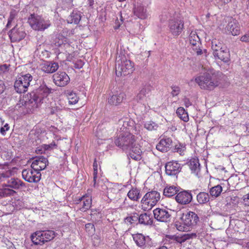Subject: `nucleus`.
<instances>
[{"label": "nucleus", "instance_id": "nucleus-55", "mask_svg": "<svg viewBox=\"0 0 249 249\" xmlns=\"http://www.w3.org/2000/svg\"><path fill=\"white\" fill-rule=\"evenodd\" d=\"M240 40L244 42H249V31L241 37Z\"/></svg>", "mask_w": 249, "mask_h": 249}, {"label": "nucleus", "instance_id": "nucleus-22", "mask_svg": "<svg viewBox=\"0 0 249 249\" xmlns=\"http://www.w3.org/2000/svg\"><path fill=\"white\" fill-rule=\"evenodd\" d=\"M3 187H7L12 189L18 190L21 187H25V184L18 178H11L4 184Z\"/></svg>", "mask_w": 249, "mask_h": 249}, {"label": "nucleus", "instance_id": "nucleus-6", "mask_svg": "<svg viewBox=\"0 0 249 249\" xmlns=\"http://www.w3.org/2000/svg\"><path fill=\"white\" fill-rule=\"evenodd\" d=\"M54 237L55 233L53 231H41L33 233L31 239L34 244L41 246L53 240Z\"/></svg>", "mask_w": 249, "mask_h": 249}, {"label": "nucleus", "instance_id": "nucleus-49", "mask_svg": "<svg viewBox=\"0 0 249 249\" xmlns=\"http://www.w3.org/2000/svg\"><path fill=\"white\" fill-rule=\"evenodd\" d=\"M231 0H214V4L218 7L219 8H221L224 5L228 3Z\"/></svg>", "mask_w": 249, "mask_h": 249}, {"label": "nucleus", "instance_id": "nucleus-40", "mask_svg": "<svg viewBox=\"0 0 249 249\" xmlns=\"http://www.w3.org/2000/svg\"><path fill=\"white\" fill-rule=\"evenodd\" d=\"M144 127L149 131L157 130L159 125L156 123L149 121L144 122Z\"/></svg>", "mask_w": 249, "mask_h": 249}, {"label": "nucleus", "instance_id": "nucleus-59", "mask_svg": "<svg viewBox=\"0 0 249 249\" xmlns=\"http://www.w3.org/2000/svg\"><path fill=\"white\" fill-rule=\"evenodd\" d=\"M184 104L186 107H188L192 105V103L190 100L187 98H185L183 99Z\"/></svg>", "mask_w": 249, "mask_h": 249}, {"label": "nucleus", "instance_id": "nucleus-42", "mask_svg": "<svg viewBox=\"0 0 249 249\" xmlns=\"http://www.w3.org/2000/svg\"><path fill=\"white\" fill-rule=\"evenodd\" d=\"M12 174L13 171L10 169L6 170L5 172H0V182L3 181L5 180L6 179L11 177L12 175Z\"/></svg>", "mask_w": 249, "mask_h": 249}, {"label": "nucleus", "instance_id": "nucleus-53", "mask_svg": "<svg viewBox=\"0 0 249 249\" xmlns=\"http://www.w3.org/2000/svg\"><path fill=\"white\" fill-rule=\"evenodd\" d=\"M74 67L75 69H80L84 65V62L81 59L77 60L74 64Z\"/></svg>", "mask_w": 249, "mask_h": 249}, {"label": "nucleus", "instance_id": "nucleus-20", "mask_svg": "<svg viewBox=\"0 0 249 249\" xmlns=\"http://www.w3.org/2000/svg\"><path fill=\"white\" fill-rule=\"evenodd\" d=\"M190 44L194 47L193 50H196L197 55L202 53V51L199 49L200 39L196 32H192L189 36Z\"/></svg>", "mask_w": 249, "mask_h": 249}, {"label": "nucleus", "instance_id": "nucleus-24", "mask_svg": "<svg viewBox=\"0 0 249 249\" xmlns=\"http://www.w3.org/2000/svg\"><path fill=\"white\" fill-rule=\"evenodd\" d=\"M213 55L215 59H219L225 63L228 62L230 60V52L226 47L213 53Z\"/></svg>", "mask_w": 249, "mask_h": 249}, {"label": "nucleus", "instance_id": "nucleus-36", "mask_svg": "<svg viewBox=\"0 0 249 249\" xmlns=\"http://www.w3.org/2000/svg\"><path fill=\"white\" fill-rule=\"evenodd\" d=\"M176 113L178 116L184 122H187L189 121L188 113L183 107H178Z\"/></svg>", "mask_w": 249, "mask_h": 249}, {"label": "nucleus", "instance_id": "nucleus-31", "mask_svg": "<svg viewBox=\"0 0 249 249\" xmlns=\"http://www.w3.org/2000/svg\"><path fill=\"white\" fill-rule=\"evenodd\" d=\"M179 191V188L174 185L166 186L163 192V195L168 197H172L178 194Z\"/></svg>", "mask_w": 249, "mask_h": 249}, {"label": "nucleus", "instance_id": "nucleus-57", "mask_svg": "<svg viewBox=\"0 0 249 249\" xmlns=\"http://www.w3.org/2000/svg\"><path fill=\"white\" fill-rule=\"evenodd\" d=\"M70 81L69 76L66 73H63V86L64 85H67Z\"/></svg>", "mask_w": 249, "mask_h": 249}, {"label": "nucleus", "instance_id": "nucleus-51", "mask_svg": "<svg viewBox=\"0 0 249 249\" xmlns=\"http://www.w3.org/2000/svg\"><path fill=\"white\" fill-rule=\"evenodd\" d=\"M63 46L66 49L67 47L69 48V51L73 52L74 48L71 45V42L70 43L69 40L67 38L63 37Z\"/></svg>", "mask_w": 249, "mask_h": 249}, {"label": "nucleus", "instance_id": "nucleus-61", "mask_svg": "<svg viewBox=\"0 0 249 249\" xmlns=\"http://www.w3.org/2000/svg\"><path fill=\"white\" fill-rule=\"evenodd\" d=\"M74 55L72 53H69L68 56L67 57L66 60L71 61L72 60Z\"/></svg>", "mask_w": 249, "mask_h": 249}, {"label": "nucleus", "instance_id": "nucleus-27", "mask_svg": "<svg viewBox=\"0 0 249 249\" xmlns=\"http://www.w3.org/2000/svg\"><path fill=\"white\" fill-rule=\"evenodd\" d=\"M128 198L133 201H138L141 197V190L137 188H132L127 193Z\"/></svg>", "mask_w": 249, "mask_h": 249}, {"label": "nucleus", "instance_id": "nucleus-32", "mask_svg": "<svg viewBox=\"0 0 249 249\" xmlns=\"http://www.w3.org/2000/svg\"><path fill=\"white\" fill-rule=\"evenodd\" d=\"M58 68L57 63L51 62H45L42 67V70L46 73H53Z\"/></svg>", "mask_w": 249, "mask_h": 249}, {"label": "nucleus", "instance_id": "nucleus-9", "mask_svg": "<svg viewBox=\"0 0 249 249\" xmlns=\"http://www.w3.org/2000/svg\"><path fill=\"white\" fill-rule=\"evenodd\" d=\"M28 22L32 28L35 30H44L49 26L43 18L35 14L30 15Z\"/></svg>", "mask_w": 249, "mask_h": 249}, {"label": "nucleus", "instance_id": "nucleus-11", "mask_svg": "<svg viewBox=\"0 0 249 249\" xmlns=\"http://www.w3.org/2000/svg\"><path fill=\"white\" fill-rule=\"evenodd\" d=\"M22 176L23 178L28 182L37 183L40 181L41 175L40 172H37L31 168L23 170Z\"/></svg>", "mask_w": 249, "mask_h": 249}, {"label": "nucleus", "instance_id": "nucleus-10", "mask_svg": "<svg viewBox=\"0 0 249 249\" xmlns=\"http://www.w3.org/2000/svg\"><path fill=\"white\" fill-rule=\"evenodd\" d=\"M26 34L24 27L22 26L16 25L9 32V36L11 42H19L22 40L26 36Z\"/></svg>", "mask_w": 249, "mask_h": 249}, {"label": "nucleus", "instance_id": "nucleus-38", "mask_svg": "<svg viewBox=\"0 0 249 249\" xmlns=\"http://www.w3.org/2000/svg\"><path fill=\"white\" fill-rule=\"evenodd\" d=\"M139 214L136 213H133L131 216L126 217L124 218L125 223L130 224L138 223Z\"/></svg>", "mask_w": 249, "mask_h": 249}, {"label": "nucleus", "instance_id": "nucleus-45", "mask_svg": "<svg viewBox=\"0 0 249 249\" xmlns=\"http://www.w3.org/2000/svg\"><path fill=\"white\" fill-rule=\"evenodd\" d=\"M186 150V145L184 144L179 143L176 145L174 151L178 153L180 155H183Z\"/></svg>", "mask_w": 249, "mask_h": 249}, {"label": "nucleus", "instance_id": "nucleus-30", "mask_svg": "<svg viewBox=\"0 0 249 249\" xmlns=\"http://www.w3.org/2000/svg\"><path fill=\"white\" fill-rule=\"evenodd\" d=\"M81 19V13L79 11L73 10L71 15L68 17L67 21L68 23L78 24Z\"/></svg>", "mask_w": 249, "mask_h": 249}, {"label": "nucleus", "instance_id": "nucleus-1", "mask_svg": "<svg viewBox=\"0 0 249 249\" xmlns=\"http://www.w3.org/2000/svg\"><path fill=\"white\" fill-rule=\"evenodd\" d=\"M51 92V89L46 85H41L38 89L33 91L23 99H20L16 107L22 108L25 113L32 112L34 108H37L44 97Z\"/></svg>", "mask_w": 249, "mask_h": 249}, {"label": "nucleus", "instance_id": "nucleus-39", "mask_svg": "<svg viewBox=\"0 0 249 249\" xmlns=\"http://www.w3.org/2000/svg\"><path fill=\"white\" fill-rule=\"evenodd\" d=\"M225 48L223 47L222 43L216 39H213L212 41V49L213 51V53L217 51H220Z\"/></svg>", "mask_w": 249, "mask_h": 249}, {"label": "nucleus", "instance_id": "nucleus-21", "mask_svg": "<svg viewBox=\"0 0 249 249\" xmlns=\"http://www.w3.org/2000/svg\"><path fill=\"white\" fill-rule=\"evenodd\" d=\"M226 29L232 36H236L240 33V26L236 19L231 18L226 26Z\"/></svg>", "mask_w": 249, "mask_h": 249}, {"label": "nucleus", "instance_id": "nucleus-12", "mask_svg": "<svg viewBox=\"0 0 249 249\" xmlns=\"http://www.w3.org/2000/svg\"><path fill=\"white\" fill-rule=\"evenodd\" d=\"M133 238L136 245L143 249L150 248L154 244L152 239L148 236H144L141 233L133 234Z\"/></svg>", "mask_w": 249, "mask_h": 249}, {"label": "nucleus", "instance_id": "nucleus-50", "mask_svg": "<svg viewBox=\"0 0 249 249\" xmlns=\"http://www.w3.org/2000/svg\"><path fill=\"white\" fill-rule=\"evenodd\" d=\"M142 128L140 124H136L133 129V133L135 135H141L142 134Z\"/></svg>", "mask_w": 249, "mask_h": 249}, {"label": "nucleus", "instance_id": "nucleus-43", "mask_svg": "<svg viewBox=\"0 0 249 249\" xmlns=\"http://www.w3.org/2000/svg\"><path fill=\"white\" fill-rule=\"evenodd\" d=\"M93 186L94 187H96V179L97 178V174H98V169H97L98 165H97V160H96V159H94V162L93 164Z\"/></svg>", "mask_w": 249, "mask_h": 249}, {"label": "nucleus", "instance_id": "nucleus-46", "mask_svg": "<svg viewBox=\"0 0 249 249\" xmlns=\"http://www.w3.org/2000/svg\"><path fill=\"white\" fill-rule=\"evenodd\" d=\"M190 238V235L188 234H185L181 236H176L174 238V240L179 243L184 242L187 239Z\"/></svg>", "mask_w": 249, "mask_h": 249}, {"label": "nucleus", "instance_id": "nucleus-35", "mask_svg": "<svg viewBox=\"0 0 249 249\" xmlns=\"http://www.w3.org/2000/svg\"><path fill=\"white\" fill-rule=\"evenodd\" d=\"M210 196L208 193L202 192L196 195V200L201 205L206 204L209 201Z\"/></svg>", "mask_w": 249, "mask_h": 249}, {"label": "nucleus", "instance_id": "nucleus-18", "mask_svg": "<svg viewBox=\"0 0 249 249\" xmlns=\"http://www.w3.org/2000/svg\"><path fill=\"white\" fill-rule=\"evenodd\" d=\"M154 217L159 221L167 222L171 219V214L164 209L156 208L153 211Z\"/></svg>", "mask_w": 249, "mask_h": 249}, {"label": "nucleus", "instance_id": "nucleus-16", "mask_svg": "<svg viewBox=\"0 0 249 249\" xmlns=\"http://www.w3.org/2000/svg\"><path fill=\"white\" fill-rule=\"evenodd\" d=\"M165 173L167 175L175 177L180 172V164L176 161L167 162L165 166Z\"/></svg>", "mask_w": 249, "mask_h": 249}, {"label": "nucleus", "instance_id": "nucleus-3", "mask_svg": "<svg viewBox=\"0 0 249 249\" xmlns=\"http://www.w3.org/2000/svg\"><path fill=\"white\" fill-rule=\"evenodd\" d=\"M195 81L200 88L204 89L212 90L219 84V77L215 72H206L197 77Z\"/></svg>", "mask_w": 249, "mask_h": 249}, {"label": "nucleus", "instance_id": "nucleus-58", "mask_svg": "<svg viewBox=\"0 0 249 249\" xmlns=\"http://www.w3.org/2000/svg\"><path fill=\"white\" fill-rule=\"evenodd\" d=\"M9 129V127L8 126V124H6L4 126L1 127L0 129V132L2 135H4L5 132L8 131Z\"/></svg>", "mask_w": 249, "mask_h": 249}, {"label": "nucleus", "instance_id": "nucleus-2", "mask_svg": "<svg viewBox=\"0 0 249 249\" xmlns=\"http://www.w3.org/2000/svg\"><path fill=\"white\" fill-rule=\"evenodd\" d=\"M123 123V126L124 128L119 136L115 140V144L123 150H128L132 145H133L135 142L136 139L134 135L129 132L127 128L128 122L123 120H119V123L121 124Z\"/></svg>", "mask_w": 249, "mask_h": 249}, {"label": "nucleus", "instance_id": "nucleus-8", "mask_svg": "<svg viewBox=\"0 0 249 249\" xmlns=\"http://www.w3.org/2000/svg\"><path fill=\"white\" fill-rule=\"evenodd\" d=\"M33 77L27 73L18 77L14 83V89L18 93H24L27 91L30 82L32 80Z\"/></svg>", "mask_w": 249, "mask_h": 249}, {"label": "nucleus", "instance_id": "nucleus-17", "mask_svg": "<svg viewBox=\"0 0 249 249\" xmlns=\"http://www.w3.org/2000/svg\"><path fill=\"white\" fill-rule=\"evenodd\" d=\"M176 201L181 205L189 204L193 199V196L189 191L184 190L178 193L175 196Z\"/></svg>", "mask_w": 249, "mask_h": 249}, {"label": "nucleus", "instance_id": "nucleus-25", "mask_svg": "<svg viewBox=\"0 0 249 249\" xmlns=\"http://www.w3.org/2000/svg\"><path fill=\"white\" fill-rule=\"evenodd\" d=\"M172 143V140L170 138H163L158 143L156 148L158 150L164 152H167L169 149Z\"/></svg>", "mask_w": 249, "mask_h": 249}, {"label": "nucleus", "instance_id": "nucleus-60", "mask_svg": "<svg viewBox=\"0 0 249 249\" xmlns=\"http://www.w3.org/2000/svg\"><path fill=\"white\" fill-rule=\"evenodd\" d=\"M5 89L4 84L2 81H0V94L3 92Z\"/></svg>", "mask_w": 249, "mask_h": 249}, {"label": "nucleus", "instance_id": "nucleus-28", "mask_svg": "<svg viewBox=\"0 0 249 249\" xmlns=\"http://www.w3.org/2000/svg\"><path fill=\"white\" fill-rule=\"evenodd\" d=\"M138 223L143 225H151L153 223L152 217L146 213L139 214Z\"/></svg>", "mask_w": 249, "mask_h": 249}, {"label": "nucleus", "instance_id": "nucleus-33", "mask_svg": "<svg viewBox=\"0 0 249 249\" xmlns=\"http://www.w3.org/2000/svg\"><path fill=\"white\" fill-rule=\"evenodd\" d=\"M188 165L193 173L197 174L200 171V164L198 159H191L188 163Z\"/></svg>", "mask_w": 249, "mask_h": 249}, {"label": "nucleus", "instance_id": "nucleus-29", "mask_svg": "<svg viewBox=\"0 0 249 249\" xmlns=\"http://www.w3.org/2000/svg\"><path fill=\"white\" fill-rule=\"evenodd\" d=\"M64 94L68 100L69 104L70 105H75L78 102L79 100V97H78L77 94L73 92V90H65Z\"/></svg>", "mask_w": 249, "mask_h": 249}, {"label": "nucleus", "instance_id": "nucleus-64", "mask_svg": "<svg viewBox=\"0 0 249 249\" xmlns=\"http://www.w3.org/2000/svg\"><path fill=\"white\" fill-rule=\"evenodd\" d=\"M12 22V20H10L9 19H8V22H7V24L6 25V27L7 28L10 27Z\"/></svg>", "mask_w": 249, "mask_h": 249}, {"label": "nucleus", "instance_id": "nucleus-26", "mask_svg": "<svg viewBox=\"0 0 249 249\" xmlns=\"http://www.w3.org/2000/svg\"><path fill=\"white\" fill-rule=\"evenodd\" d=\"M124 98V94L120 93L110 96L108 98V103L113 106H117L123 101Z\"/></svg>", "mask_w": 249, "mask_h": 249}, {"label": "nucleus", "instance_id": "nucleus-34", "mask_svg": "<svg viewBox=\"0 0 249 249\" xmlns=\"http://www.w3.org/2000/svg\"><path fill=\"white\" fill-rule=\"evenodd\" d=\"M134 14L141 19H145L147 17L146 9L143 6H138L134 9Z\"/></svg>", "mask_w": 249, "mask_h": 249}, {"label": "nucleus", "instance_id": "nucleus-48", "mask_svg": "<svg viewBox=\"0 0 249 249\" xmlns=\"http://www.w3.org/2000/svg\"><path fill=\"white\" fill-rule=\"evenodd\" d=\"M85 229L89 234H94L95 231L94 225L93 224L90 223L85 225Z\"/></svg>", "mask_w": 249, "mask_h": 249}, {"label": "nucleus", "instance_id": "nucleus-4", "mask_svg": "<svg viewBox=\"0 0 249 249\" xmlns=\"http://www.w3.org/2000/svg\"><path fill=\"white\" fill-rule=\"evenodd\" d=\"M136 100L141 104L140 107L142 114L148 112L152 105L150 89L148 86L142 88L136 96Z\"/></svg>", "mask_w": 249, "mask_h": 249}, {"label": "nucleus", "instance_id": "nucleus-63", "mask_svg": "<svg viewBox=\"0 0 249 249\" xmlns=\"http://www.w3.org/2000/svg\"><path fill=\"white\" fill-rule=\"evenodd\" d=\"M7 242H8V243L6 244V245L9 247V249H14V247H13V243L9 240H7Z\"/></svg>", "mask_w": 249, "mask_h": 249}, {"label": "nucleus", "instance_id": "nucleus-52", "mask_svg": "<svg viewBox=\"0 0 249 249\" xmlns=\"http://www.w3.org/2000/svg\"><path fill=\"white\" fill-rule=\"evenodd\" d=\"M171 89V94L173 96H176L178 95L180 92V88L177 86H172Z\"/></svg>", "mask_w": 249, "mask_h": 249}, {"label": "nucleus", "instance_id": "nucleus-5", "mask_svg": "<svg viewBox=\"0 0 249 249\" xmlns=\"http://www.w3.org/2000/svg\"><path fill=\"white\" fill-rule=\"evenodd\" d=\"M160 195L156 191H151L146 193L141 200L142 208L146 211L150 210L160 201Z\"/></svg>", "mask_w": 249, "mask_h": 249}, {"label": "nucleus", "instance_id": "nucleus-7", "mask_svg": "<svg viewBox=\"0 0 249 249\" xmlns=\"http://www.w3.org/2000/svg\"><path fill=\"white\" fill-rule=\"evenodd\" d=\"M118 58H117L116 64V74L118 76L119 74L125 75L132 73L134 70V64L125 57L121 59H118Z\"/></svg>", "mask_w": 249, "mask_h": 249}, {"label": "nucleus", "instance_id": "nucleus-23", "mask_svg": "<svg viewBox=\"0 0 249 249\" xmlns=\"http://www.w3.org/2000/svg\"><path fill=\"white\" fill-rule=\"evenodd\" d=\"M126 151H129V156L131 159L136 160H139L142 159V151L140 145L135 142L128 150Z\"/></svg>", "mask_w": 249, "mask_h": 249}, {"label": "nucleus", "instance_id": "nucleus-56", "mask_svg": "<svg viewBox=\"0 0 249 249\" xmlns=\"http://www.w3.org/2000/svg\"><path fill=\"white\" fill-rule=\"evenodd\" d=\"M243 203L245 205L249 206V193L243 196Z\"/></svg>", "mask_w": 249, "mask_h": 249}, {"label": "nucleus", "instance_id": "nucleus-15", "mask_svg": "<svg viewBox=\"0 0 249 249\" xmlns=\"http://www.w3.org/2000/svg\"><path fill=\"white\" fill-rule=\"evenodd\" d=\"M76 203L78 205L79 210L83 212L89 210L91 206V196L85 195L76 200Z\"/></svg>", "mask_w": 249, "mask_h": 249}, {"label": "nucleus", "instance_id": "nucleus-54", "mask_svg": "<svg viewBox=\"0 0 249 249\" xmlns=\"http://www.w3.org/2000/svg\"><path fill=\"white\" fill-rule=\"evenodd\" d=\"M9 70V66L6 64H3L0 66V74H1Z\"/></svg>", "mask_w": 249, "mask_h": 249}, {"label": "nucleus", "instance_id": "nucleus-19", "mask_svg": "<svg viewBox=\"0 0 249 249\" xmlns=\"http://www.w3.org/2000/svg\"><path fill=\"white\" fill-rule=\"evenodd\" d=\"M48 164V161L47 158L43 156H38L33 160L31 167L37 172H40V171L45 169Z\"/></svg>", "mask_w": 249, "mask_h": 249}, {"label": "nucleus", "instance_id": "nucleus-47", "mask_svg": "<svg viewBox=\"0 0 249 249\" xmlns=\"http://www.w3.org/2000/svg\"><path fill=\"white\" fill-rule=\"evenodd\" d=\"M2 190L3 191L4 197L13 196L16 193V192L13 189L9 188L7 187H3Z\"/></svg>", "mask_w": 249, "mask_h": 249}, {"label": "nucleus", "instance_id": "nucleus-13", "mask_svg": "<svg viewBox=\"0 0 249 249\" xmlns=\"http://www.w3.org/2000/svg\"><path fill=\"white\" fill-rule=\"evenodd\" d=\"M181 220L184 225L192 228L197 225L199 219L197 214L195 212L190 211L183 214Z\"/></svg>", "mask_w": 249, "mask_h": 249}, {"label": "nucleus", "instance_id": "nucleus-41", "mask_svg": "<svg viewBox=\"0 0 249 249\" xmlns=\"http://www.w3.org/2000/svg\"><path fill=\"white\" fill-rule=\"evenodd\" d=\"M118 189L115 188H108L107 189V196L110 200L115 199L118 193Z\"/></svg>", "mask_w": 249, "mask_h": 249}, {"label": "nucleus", "instance_id": "nucleus-14", "mask_svg": "<svg viewBox=\"0 0 249 249\" xmlns=\"http://www.w3.org/2000/svg\"><path fill=\"white\" fill-rule=\"evenodd\" d=\"M168 26L172 35L177 36L181 34L184 28V21L181 19H171Z\"/></svg>", "mask_w": 249, "mask_h": 249}, {"label": "nucleus", "instance_id": "nucleus-62", "mask_svg": "<svg viewBox=\"0 0 249 249\" xmlns=\"http://www.w3.org/2000/svg\"><path fill=\"white\" fill-rule=\"evenodd\" d=\"M15 16L16 15L15 13H14V12H11L8 19L13 21V19L15 18Z\"/></svg>", "mask_w": 249, "mask_h": 249}, {"label": "nucleus", "instance_id": "nucleus-44", "mask_svg": "<svg viewBox=\"0 0 249 249\" xmlns=\"http://www.w3.org/2000/svg\"><path fill=\"white\" fill-rule=\"evenodd\" d=\"M53 82L56 85L59 87H62V75L58 73H55L53 75Z\"/></svg>", "mask_w": 249, "mask_h": 249}, {"label": "nucleus", "instance_id": "nucleus-37", "mask_svg": "<svg viewBox=\"0 0 249 249\" xmlns=\"http://www.w3.org/2000/svg\"><path fill=\"white\" fill-rule=\"evenodd\" d=\"M222 191V187L219 185H217L210 189V194L212 197H216L221 194Z\"/></svg>", "mask_w": 249, "mask_h": 249}]
</instances>
